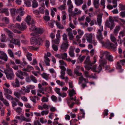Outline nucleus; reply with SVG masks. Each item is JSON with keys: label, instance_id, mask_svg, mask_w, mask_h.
<instances>
[{"label": "nucleus", "instance_id": "obj_1", "mask_svg": "<svg viewBox=\"0 0 125 125\" xmlns=\"http://www.w3.org/2000/svg\"><path fill=\"white\" fill-rule=\"evenodd\" d=\"M99 40L103 46L115 50L116 47L117 45L116 40H111V41L114 43L115 44L110 42L108 40H105L104 41L103 40Z\"/></svg>", "mask_w": 125, "mask_h": 125}, {"label": "nucleus", "instance_id": "obj_2", "mask_svg": "<svg viewBox=\"0 0 125 125\" xmlns=\"http://www.w3.org/2000/svg\"><path fill=\"white\" fill-rule=\"evenodd\" d=\"M96 57L94 56L93 58L94 61L93 62H91L90 61V57L87 56V57L84 62V63L85 64V67L87 70H89L90 69L92 70L95 69V66H93L92 65L94 64L96 62Z\"/></svg>", "mask_w": 125, "mask_h": 125}, {"label": "nucleus", "instance_id": "obj_3", "mask_svg": "<svg viewBox=\"0 0 125 125\" xmlns=\"http://www.w3.org/2000/svg\"><path fill=\"white\" fill-rule=\"evenodd\" d=\"M69 46V43L67 40H63L61 46V49L63 51L66 52Z\"/></svg>", "mask_w": 125, "mask_h": 125}, {"label": "nucleus", "instance_id": "obj_4", "mask_svg": "<svg viewBox=\"0 0 125 125\" xmlns=\"http://www.w3.org/2000/svg\"><path fill=\"white\" fill-rule=\"evenodd\" d=\"M35 31L37 33L35 34L33 33H31V36H33V37H32V39H42V38H40L39 35H38V33L39 34H41L43 32L42 30L40 28H37L36 29Z\"/></svg>", "mask_w": 125, "mask_h": 125}, {"label": "nucleus", "instance_id": "obj_5", "mask_svg": "<svg viewBox=\"0 0 125 125\" xmlns=\"http://www.w3.org/2000/svg\"><path fill=\"white\" fill-rule=\"evenodd\" d=\"M0 59L3 60L6 62L8 60L7 55L4 52L1 51H0Z\"/></svg>", "mask_w": 125, "mask_h": 125}, {"label": "nucleus", "instance_id": "obj_6", "mask_svg": "<svg viewBox=\"0 0 125 125\" xmlns=\"http://www.w3.org/2000/svg\"><path fill=\"white\" fill-rule=\"evenodd\" d=\"M25 21L29 25H33L34 23V20H31V16H27L26 18Z\"/></svg>", "mask_w": 125, "mask_h": 125}, {"label": "nucleus", "instance_id": "obj_7", "mask_svg": "<svg viewBox=\"0 0 125 125\" xmlns=\"http://www.w3.org/2000/svg\"><path fill=\"white\" fill-rule=\"evenodd\" d=\"M18 73H16V75L21 79H23L24 78L22 76L23 75L26 76L28 75V74L26 72H23L20 70L18 71Z\"/></svg>", "mask_w": 125, "mask_h": 125}, {"label": "nucleus", "instance_id": "obj_8", "mask_svg": "<svg viewBox=\"0 0 125 125\" xmlns=\"http://www.w3.org/2000/svg\"><path fill=\"white\" fill-rule=\"evenodd\" d=\"M94 35L92 33H86L84 35L83 39H92L94 38Z\"/></svg>", "mask_w": 125, "mask_h": 125}, {"label": "nucleus", "instance_id": "obj_9", "mask_svg": "<svg viewBox=\"0 0 125 125\" xmlns=\"http://www.w3.org/2000/svg\"><path fill=\"white\" fill-rule=\"evenodd\" d=\"M5 73L6 74L7 78L8 79H12L14 77V75L13 72H10V73H8L7 72H5Z\"/></svg>", "mask_w": 125, "mask_h": 125}, {"label": "nucleus", "instance_id": "obj_10", "mask_svg": "<svg viewBox=\"0 0 125 125\" xmlns=\"http://www.w3.org/2000/svg\"><path fill=\"white\" fill-rule=\"evenodd\" d=\"M40 40H31L30 41L31 44L33 45H40L41 44Z\"/></svg>", "mask_w": 125, "mask_h": 125}, {"label": "nucleus", "instance_id": "obj_11", "mask_svg": "<svg viewBox=\"0 0 125 125\" xmlns=\"http://www.w3.org/2000/svg\"><path fill=\"white\" fill-rule=\"evenodd\" d=\"M72 29L70 28H67L66 30V31L68 32V34L70 39H74V36L72 32Z\"/></svg>", "mask_w": 125, "mask_h": 125}, {"label": "nucleus", "instance_id": "obj_12", "mask_svg": "<svg viewBox=\"0 0 125 125\" xmlns=\"http://www.w3.org/2000/svg\"><path fill=\"white\" fill-rule=\"evenodd\" d=\"M70 56L72 57H74L75 56L74 53V49L72 46L70 47L69 48V52Z\"/></svg>", "mask_w": 125, "mask_h": 125}, {"label": "nucleus", "instance_id": "obj_13", "mask_svg": "<svg viewBox=\"0 0 125 125\" xmlns=\"http://www.w3.org/2000/svg\"><path fill=\"white\" fill-rule=\"evenodd\" d=\"M4 30L7 33L8 36L11 39L13 38L14 34L12 32L7 28L4 29Z\"/></svg>", "mask_w": 125, "mask_h": 125}, {"label": "nucleus", "instance_id": "obj_14", "mask_svg": "<svg viewBox=\"0 0 125 125\" xmlns=\"http://www.w3.org/2000/svg\"><path fill=\"white\" fill-rule=\"evenodd\" d=\"M103 31V27L101 26V28L98 30V31L97 32V36L98 39H102V35L101 32Z\"/></svg>", "mask_w": 125, "mask_h": 125}, {"label": "nucleus", "instance_id": "obj_15", "mask_svg": "<svg viewBox=\"0 0 125 125\" xmlns=\"http://www.w3.org/2000/svg\"><path fill=\"white\" fill-rule=\"evenodd\" d=\"M0 13H4L6 15H8L9 14L8 9V8H4L0 9Z\"/></svg>", "mask_w": 125, "mask_h": 125}, {"label": "nucleus", "instance_id": "obj_16", "mask_svg": "<svg viewBox=\"0 0 125 125\" xmlns=\"http://www.w3.org/2000/svg\"><path fill=\"white\" fill-rule=\"evenodd\" d=\"M102 15L101 14L98 15L97 18V21L98 25L100 26V28H101V23L102 21Z\"/></svg>", "mask_w": 125, "mask_h": 125}, {"label": "nucleus", "instance_id": "obj_17", "mask_svg": "<svg viewBox=\"0 0 125 125\" xmlns=\"http://www.w3.org/2000/svg\"><path fill=\"white\" fill-rule=\"evenodd\" d=\"M81 11L80 10L76 12H72L71 13H70L69 14L70 16H71L73 18H74L75 20H76L77 18L75 17V16L81 13Z\"/></svg>", "mask_w": 125, "mask_h": 125}, {"label": "nucleus", "instance_id": "obj_18", "mask_svg": "<svg viewBox=\"0 0 125 125\" xmlns=\"http://www.w3.org/2000/svg\"><path fill=\"white\" fill-rule=\"evenodd\" d=\"M93 4L95 8L96 9L98 8L100 5L99 0H94Z\"/></svg>", "mask_w": 125, "mask_h": 125}, {"label": "nucleus", "instance_id": "obj_19", "mask_svg": "<svg viewBox=\"0 0 125 125\" xmlns=\"http://www.w3.org/2000/svg\"><path fill=\"white\" fill-rule=\"evenodd\" d=\"M67 103L69 106L71 108H72L75 104V103L73 102H72V100L69 99L67 101Z\"/></svg>", "mask_w": 125, "mask_h": 125}, {"label": "nucleus", "instance_id": "obj_20", "mask_svg": "<svg viewBox=\"0 0 125 125\" xmlns=\"http://www.w3.org/2000/svg\"><path fill=\"white\" fill-rule=\"evenodd\" d=\"M106 58L109 61L112 62L113 61V58L112 55L109 54V52H107L106 55Z\"/></svg>", "mask_w": 125, "mask_h": 125}, {"label": "nucleus", "instance_id": "obj_21", "mask_svg": "<svg viewBox=\"0 0 125 125\" xmlns=\"http://www.w3.org/2000/svg\"><path fill=\"white\" fill-rule=\"evenodd\" d=\"M75 3L77 6H79L81 5L84 2L83 0H75Z\"/></svg>", "mask_w": 125, "mask_h": 125}, {"label": "nucleus", "instance_id": "obj_22", "mask_svg": "<svg viewBox=\"0 0 125 125\" xmlns=\"http://www.w3.org/2000/svg\"><path fill=\"white\" fill-rule=\"evenodd\" d=\"M99 62L100 65L104 67V65L107 64V62L106 60L105 59H100Z\"/></svg>", "mask_w": 125, "mask_h": 125}, {"label": "nucleus", "instance_id": "obj_23", "mask_svg": "<svg viewBox=\"0 0 125 125\" xmlns=\"http://www.w3.org/2000/svg\"><path fill=\"white\" fill-rule=\"evenodd\" d=\"M34 69L31 66L29 65H28L26 68L23 69L22 70L23 71L30 72L31 70Z\"/></svg>", "mask_w": 125, "mask_h": 125}, {"label": "nucleus", "instance_id": "obj_24", "mask_svg": "<svg viewBox=\"0 0 125 125\" xmlns=\"http://www.w3.org/2000/svg\"><path fill=\"white\" fill-rule=\"evenodd\" d=\"M79 80L80 81V82H79V83H81L82 82V81L83 80L84 81L85 83H89L88 80L87 79H85L84 78L83 76V75H82L79 78Z\"/></svg>", "mask_w": 125, "mask_h": 125}, {"label": "nucleus", "instance_id": "obj_25", "mask_svg": "<svg viewBox=\"0 0 125 125\" xmlns=\"http://www.w3.org/2000/svg\"><path fill=\"white\" fill-rule=\"evenodd\" d=\"M38 6V3L37 1L33 0L32 2L31 6L33 8H36Z\"/></svg>", "mask_w": 125, "mask_h": 125}, {"label": "nucleus", "instance_id": "obj_26", "mask_svg": "<svg viewBox=\"0 0 125 125\" xmlns=\"http://www.w3.org/2000/svg\"><path fill=\"white\" fill-rule=\"evenodd\" d=\"M11 14L13 17V18L14 20L15 19V15L16 9H15L13 8L10 9Z\"/></svg>", "mask_w": 125, "mask_h": 125}, {"label": "nucleus", "instance_id": "obj_27", "mask_svg": "<svg viewBox=\"0 0 125 125\" xmlns=\"http://www.w3.org/2000/svg\"><path fill=\"white\" fill-rule=\"evenodd\" d=\"M44 62L46 65L47 66H49L50 65V60L49 58L46 56H44Z\"/></svg>", "mask_w": 125, "mask_h": 125}, {"label": "nucleus", "instance_id": "obj_28", "mask_svg": "<svg viewBox=\"0 0 125 125\" xmlns=\"http://www.w3.org/2000/svg\"><path fill=\"white\" fill-rule=\"evenodd\" d=\"M4 91V95H5L8 94H11L12 93V91L8 89L3 88Z\"/></svg>", "mask_w": 125, "mask_h": 125}, {"label": "nucleus", "instance_id": "obj_29", "mask_svg": "<svg viewBox=\"0 0 125 125\" xmlns=\"http://www.w3.org/2000/svg\"><path fill=\"white\" fill-rule=\"evenodd\" d=\"M120 29V27L119 26H116L114 30V33L115 34H118Z\"/></svg>", "mask_w": 125, "mask_h": 125}, {"label": "nucleus", "instance_id": "obj_30", "mask_svg": "<svg viewBox=\"0 0 125 125\" xmlns=\"http://www.w3.org/2000/svg\"><path fill=\"white\" fill-rule=\"evenodd\" d=\"M56 24L57 27L60 29H62L64 28L63 26L61 23L58 21H56Z\"/></svg>", "mask_w": 125, "mask_h": 125}, {"label": "nucleus", "instance_id": "obj_31", "mask_svg": "<svg viewBox=\"0 0 125 125\" xmlns=\"http://www.w3.org/2000/svg\"><path fill=\"white\" fill-rule=\"evenodd\" d=\"M28 50L30 51H32L33 50H37L38 49L37 47H35L32 46H30L28 47Z\"/></svg>", "mask_w": 125, "mask_h": 125}, {"label": "nucleus", "instance_id": "obj_32", "mask_svg": "<svg viewBox=\"0 0 125 125\" xmlns=\"http://www.w3.org/2000/svg\"><path fill=\"white\" fill-rule=\"evenodd\" d=\"M112 24L108 22H106L105 23V26L108 28H109L111 30H112L113 29L114 27H112Z\"/></svg>", "mask_w": 125, "mask_h": 125}, {"label": "nucleus", "instance_id": "obj_33", "mask_svg": "<svg viewBox=\"0 0 125 125\" xmlns=\"http://www.w3.org/2000/svg\"><path fill=\"white\" fill-rule=\"evenodd\" d=\"M74 73L77 76H82V73H80L78 71V70L77 69H74Z\"/></svg>", "mask_w": 125, "mask_h": 125}, {"label": "nucleus", "instance_id": "obj_34", "mask_svg": "<svg viewBox=\"0 0 125 125\" xmlns=\"http://www.w3.org/2000/svg\"><path fill=\"white\" fill-rule=\"evenodd\" d=\"M109 22L111 23L112 24V27H115V24L114 23V21L112 17L110 16L109 17Z\"/></svg>", "mask_w": 125, "mask_h": 125}, {"label": "nucleus", "instance_id": "obj_35", "mask_svg": "<svg viewBox=\"0 0 125 125\" xmlns=\"http://www.w3.org/2000/svg\"><path fill=\"white\" fill-rule=\"evenodd\" d=\"M125 35V30H123L120 31L119 32V36L118 38L120 39L121 37H123Z\"/></svg>", "mask_w": 125, "mask_h": 125}, {"label": "nucleus", "instance_id": "obj_36", "mask_svg": "<svg viewBox=\"0 0 125 125\" xmlns=\"http://www.w3.org/2000/svg\"><path fill=\"white\" fill-rule=\"evenodd\" d=\"M49 75L47 74L44 73H43L42 75V76L43 78L46 80H47L49 79Z\"/></svg>", "mask_w": 125, "mask_h": 125}, {"label": "nucleus", "instance_id": "obj_37", "mask_svg": "<svg viewBox=\"0 0 125 125\" xmlns=\"http://www.w3.org/2000/svg\"><path fill=\"white\" fill-rule=\"evenodd\" d=\"M88 42L90 43H92L94 45H95L97 44V42L94 40H87Z\"/></svg>", "mask_w": 125, "mask_h": 125}, {"label": "nucleus", "instance_id": "obj_38", "mask_svg": "<svg viewBox=\"0 0 125 125\" xmlns=\"http://www.w3.org/2000/svg\"><path fill=\"white\" fill-rule=\"evenodd\" d=\"M27 26L24 22H22L21 23V27L20 30H23L27 28Z\"/></svg>", "mask_w": 125, "mask_h": 125}, {"label": "nucleus", "instance_id": "obj_39", "mask_svg": "<svg viewBox=\"0 0 125 125\" xmlns=\"http://www.w3.org/2000/svg\"><path fill=\"white\" fill-rule=\"evenodd\" d=\"M52 87L51 86L48 87H46L44 91L48 93H50L52 91Z\"/></svg>", "mask_w": 125, "mask_h": 125}, {"label": "nucleus", "instance_id": "obj_40", "mask_svg": "<svg viewBox=\"0 0 125 125\" xmlns=\"http://www.w3.org/2000/svg\"><path fill=\"white\" fill-rule=\"evenodd\" d=\"M75 94L76 93H75V91L74 89H72L70 91L69 94L70 97H72L74 94Z\"/></svg>", "mask_w": 125, "mask_h": 125}, {"label": "nucleus", "instance_id": "obj_41", "mask_svg": "<svg viewBox=\"0 0 125 125\" xmlns=\"http://www.w3.org/2000/svg\"><path fill=\"white\" fill-rule=\"evenodd\" d=\"M30 78L31 80H32L33 82L35 83H37V80L34 76L33 75H31L30 76Z\"/></svg>", "mask_w": 125, "mask_h": 125}, {"label": "nucleus", "instance_id": "obj_42", "mask_svg": "<svg viewBox=\"0 0 125 125\" xmlns=\"http://www.w3.org/2000/svg\"><path fill=\"white\" fill-rule=\"evenodd\" d=\"M85 113L83 112L82 113H81L79 115L78 117V118L79 119H81L82 118H84L85 116Z\"/></svg>", "mask_w": 125, "mask_h": 125}, {"label": "nucleus", "instance_id": "obj_43", "mask_svg": "<svg viewBox=\"0 0 125 125\" xmlns=\"http://www.w3.org/2000/svg\"><path fill=\"white\" fill-rule=\"evenodd\" d=\"M8 54L12 58L14 57V56L13 55V52L11 50L9 49L8 51Z\"/></svg>", "mask_w": 125, "mask_h": 125}, {"label": "nucleus", "instance_id": "obj_44", "mask_svg": "<svg viewBox=\"0 0 125 125\" xmlns=\"http://www.w3.org/2000/svg\"><path fill=\"white\" fill-rule=\"evenodd\" d=\"M32 55V54L31 53H28L26 55V56L28 59L29 61H31L32 60V58L31 57Z\"/></svg>", "mask_w": 125, "mask_h": 125}, {"label": "nucleus", "instance_id": "obj_45", "mask_svg": "<svg viewBox=\"0 0 125 125\" xmlns=\"http://www.w3.org/2000/svg\"><path fill=\"white\" fill-rule=\"evenodd\" d=\"M62 59L65 60L67 58V54L66 53H64L62 54Z\"/></svg>", "mask_w": 125, "mask_h": 125}, {"label": "nucleus", "instance_id": "obj_46", "mask_svg": "<svg viewBox=\"0 0 125 125\" xmlns=\"http://www.w3.org/2000/svg\"><path fill=\"white\" fill-rule=\"evenodd\" d=\"M22 121V119L21 118V116H16V123H17L19 122H21Z\"/></svg>", "mask_w": 125, "mask_h": 125}, {"label": "nucleus", "instance_id": "obj_47", "mask_svg": "<svg viewBox=\"0 0 125 125\" xmlns=\"http://www.w3.org/2000/svg\"><path fill=\"white\" fill-rule=\"evenodd\" d=\"M119 7L120 9L121 10H125V5L120 4H119Z\"/></svg>", "mask_w": 125, "mask_h": 125}, {"label": "nucleus", "instance_id": "obj_48", "mask_svg": "<svg viewBox=\"0 0 125 125\" xmlns=\"http://www.w3.org/2000/svg\"><path fill=\"white\" fill-rule=\"evenodd\" d=\"M65 5V4L62 5L59 7V9L61 10H65L66 9Z\"/></svg>", "mask_w": 125, "mask_h": 125}, {"label": "nucleus", "instance_id": "obj_49", "mask_svg": "<svg viewBox=\"0 0 125 125\" xmlns=\"http://www.w3.org/2000/svg\"><path fill=\"white\" fill-rule=\"evenodd\" d=\"M21 119H22V120L23 121H26V122H29L30 121V120L29 119L26 118L22 115H21Z\"/></svg>", "mask_w": 125, "mask_h": 125}, {"label": "nucleus", "instance_id": "obj_50", "mask_svg": "<svg viewBox=\"0 0 125 125\" xmlns=\"http://www.w3.org/2000/svg\"><path fill=\"white\" fill-rule=\"evenodd\" d=\"M52 41V44H58L60 42L59 40H53Z\"/></svg>", "mask_w": 125, "mask_h": 125}, {"label": "nucleus", "instance_id": "obj_51", "mask_svg": "<svg viewBox=\"0 0 125 125\" xmlns=\"http://www.w3.org/2000/svg\"><path fill=\"white\" fill-rule=\"evenodd\" d=\"M108 110L107 109H105L104 110L103 112V114L104 115L103 118L105 117V116H107L108 114Z\"/></svg>", "mask_w": 125, "mask_h": 125}, {"label": "nucleus", "instance_id": "obj_52", "mask_svg": "<svg viewBox=\"0 0 125 125\" xmlns=\"http://www.w3.org/2000/svg\"><path fill=\"white\" fill-rule=\"evenodd\" d=\"M103 67H104L103 66L100 64L99 66L97 69L96 72L98 73L100 72L102 70Z\"/></svg>", "mask_w": 125, "mask_h": 125}, {"label": "nucleus", "instance_id": "obj_53", "mask_svg": "<svg viewBox=\"0 0 125 125\" xmlns=\"http://www.w3.org/2000/svg\"><path fill=\"white\" fill-rule=\"evenodd\" d=\"M105 0H101L100 3L101 5L103 6V8H105Z\"/></svg>", "mask_w": 125, "mask_h": 125}, {"label": "nucleus", "instance_id": "obj_54", "mask_svg": "<svg viewBox=\"0 0 125 125\" xmlns=\"http://www.w3.org/2000/svg\"><path fill=\"white\" fill-rule=\"evenodd\" d=\"M112 2V3L114 4L113 5V7L114 8H116L117 5V0H113Z\"/></svg>", "mask_w": 125, "mask_h": 125}, {"label": "nucleus", "instance_id": "obj_55", "mask_svg": "<svg viewBox=\"0 0 125 125\" xmlns=\"http://www.w3.org/2000/svg\"><path fill=\"white\" fill-rule=\"evenodd\" d=\"M8 28L11 29H13L15 27V25L12 24H10L8 26Z\"/></svg>", "mask_w": 125, "mask_h": 125}, {"label": "nucleus", "instance_id": "obj_56", "mask_svg": "<svg viewBox=\"0 0 125 125\" xmlns=\"http://www.w3.org/2000/svg\"><path fill=\"white\" fill-rule=\"evenodd\" d=\"M36 96H34L33 97H32L31 99V100L34 103H36Z\"/></svg>", "mask_w": 125, "mask_h": 125}, {"label": "nucleus", "instance_id": "obj_57", "mask_svg": "<svg viewBox=\"0 0 125 125\" xmlns=\"http://www.w3.org/2000/svg\"><path fill=\"white\" fill-rule=\"evenodd\" d=\"M51 98L52 100L54 102H56L57 99V97L54 95H52L51 96Z\"/></svg>", "mask_w": 125, "mask_h": 125}, {"label": "nucleus", "instance_id": "obj_58", "mask_svg": "<svg viewBox=\"0 0 125 125\" xmlns=\"http://www.w3.org/2000/svg\"><path fill=\"white\" fill-rule=\"evenodd\" d=\"M26 6L28 7H30L31 6V2L29 0L26 1L25 2Z\"/></svg>", "mask_w": 125, "mask_h": 125}, {"label": "nucleus", "instance_id": "obj_59", "mask_svg": "<svg viewBox=\"0 0 125 125\" xmlns=\"http://www.w3.org/2000/svg\"><path fill=\"white\" fill-rule=\"evenodd\" d=\"M5 95V96L6 97L7 99L10 100H13V97L10 95L8 94Z\"/></svg>", "mask_w": 125, "mask_h": 125}, {"label": "nucleus", "instance_id": "obj_60", "mask_svg": "<svg viewBox=\"0 0 125 125\" xmlns=\"http://www.w3.org/2000/svg\"><path fill=\"white\" fill-rule=\"evenodd\" d=\"M48 113V111H43L41 112V114L42 115H47Z\"/></svg>", "mask_w": 125, "mask_h": 125}, {"label": "nucleus", "instance_id": "obj_61", "mask_svg": "<svg viewBox=\"0 0 125 125\" xmlns=\"http://www.w3.org/2000/svg\"><path fill=\"white\" fill-rule=\"evenodd\" d=\"M3 20H4V21L6 24H8L9 22V19L7 17H5L3 18Z\"/></svg>", "mask_w": 125, "mask_h": 125}, {"label": "nucleus", "instance_id": "obj_62", "mask_svg": "<svg viewBox=\"0 0 125 125\" xmlns=\"http://www.w3.org/2000/svg\"><path fill=\"white\" fill-rule=\"evenodd\" d=\"M44 20L46 21H48L50 20V17L48 16H45L43 17Z\"/></svg>", "mask_w": 125, "mask_h": 125}, {"label": "nucleus", "instance_id": "obj_63", "mask_svg": "<svg viewBox=\"0 0 125 125\" xmlns=\"http://www.w3.org/2000/svg\"><path fill=\"white\" fill-rule=\"evenodd\" d=\"M41 100L43 102H47L48 101V98L43 97L42 98Z\"/></svg>", "mask_w": 125, "mask_h": 125}, {"label": "nucleus", "instance_id": "obj_64", "mask_svg": "<svg viewBox=\"0 0 125 125\" xmlns=\"http://www.w3.org/2000/svg\"><path fill=\"white\" fill-rule=\"evenodd\" d=\"M39 11L40 13H41L42 14H43L44 12V10L42 7H40L39 9Z\"/></svg>", "mask_w": 125, "mask_h": 125}]
</instances>
